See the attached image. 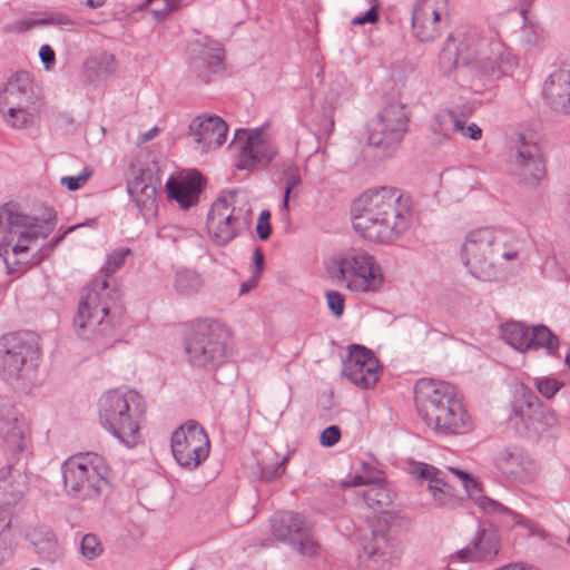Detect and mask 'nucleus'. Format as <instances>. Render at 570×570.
<instances>
[{
	"instance_id": "603ef678",
	"label": "nucleus",
	"mask_w": 570,
	"mask_h": 570,
	"mask_svg": "<svg viewBox=\"0 0 570 570\" xmlns=\"http://www.w3.org/2000/svg\"><path fill=\"white\" fill-rule=\"evenodd\" d=\"M463 137L479 140L482 137V129L474 122L465 125V119L460 117V126L456 129Z\"/></svg>"
},
{
	"instance_id": "680f3d73",
	"label": "nucleus",
	"mask_w": 570,
	"mask_h": 570,
	"mask_svg": "<svg viewBox=\"0 0 570 570\" xmlns=\"http://www.w3.org/2000/svg\"><path fill=\"white\" fill-rule=\"evenodd\" d=\"M79 227V225H73V226H70L68 227L65 233L56 239L55 244L53 245H57L67 234L73 232L75 229H77Z\"/></svg>"
},
{
	"instance_id": "864d4df0",
	"label": "nucleus",
	"mask_w": 570,
	"mask_h": 570,
	"mask_svg": "<svg viewBox=\"0 0 570 570\" xmlns=\"http://www.w3.org/2000/svg\"><path fill=\"white\" fill-rule=\"evenodd\" d=\"M340 438H341L340 429L335 425H332V426L326 428L321 433V443H322V445L330 448V446L335 445L340 441Z\"/></svg>"
},
{
	"instance_id": "37998d69",
	"label": "nucleus",
	"mask_w": 570,
	"mask_h": 570,
	"mask_svg": "<svg viewBox=\"0 0 570 570\" xmlns=\"http://www.w3.org/2000/svg\"><path fill=\"white\" fill-rule=\"evenodd\" d=\"M181 0H148L147 8L156 19H161L180 7Z\"/></svg>"
},
{
	"instance_id": "6ab92c4d",
	"label": "nucleus",
	"mask_w": 570,
	"mask_h": 570,
	"mask_svg": "<svg viewBox=\"0 0 570 570\" xmlns=\"http://www.w3.org/2000/svg\"><path fill=\"white\" fill-rule=\"evenodd\" d=\"M343 375L360 389H371L379 381L381 370L373 352L364 346L352 345L343 362Z\"/></svg>"
},
{
	"instance_id": "79ce46f5",
	"label": "nucleus",
	"mask_w": 570,
	"mask_h": 570,
	"mask_svg": "<svg viewBox=\"0 0 570 570\" xmlns=\"http://www.w3.org/2000/svg\"><path fill=\"white\" fill-rule=\"evenodd\" d=\"M71 21L63 14H51L42 19H23L17 22V30L26 31L28 29L45 24H70Z\"/></svg>"
},
{
	"instance_id": "cd10ccee",
	"label": "nucleus",
	"mask_w": 570,
	"mask_h": 570,
	"mask_svg": "<svg viewBox=\"0 0 570 570\" xmlns=\"http://www.w3.org/2000/svg\"><path fill=\"white\" fill-rule=\"evenodd\" d=\"M26 479L24 473L12 465L0 470V501L4 503L0 504V538L11 523V511L8 505L22 494ZM2 546L3 541L0 539V548Z\"/></svg>"
},
{
	"instance_id": "4468645a",
	"label": "nucleus",
	"mask_w": 570,
	"mask_h": 570,
	"mask_svg": "<svg viewBox=\"0 0 570 570\" xmlns=\"http://www.w3.org/2000/svg\"><path fill=\"white\" fill-rule=\"evenodd\" d=\"M449 470L452 474L456 475L462 481V484L470 499L484 514L498 518L501 522L510 527H523L531 535H535L540 539L547 538L546 530L539 527L537 523L525 518L524 515L509 509L501 502L485 495L482 492L479 480L474 475L455 468H450Z\"/></svg>"
},
{
	"instance_id": "a878e982",
	"label": "nucleus",
	"mask_w": 570,
	"mask_h": 570,
	"mask_svg": "<svg viewBox=\"0 0 570 570\" xmlns=\"http://www.w3.org/2000/svg\"><path fill=\"white\" fill-rule=\"evenodd\" d=\"M399 559L395 542L383 532H373L363 544L360 560L367 570H390Z\"/></svg>"
},
{
	"instance_id": "bb28decb",
	"label": "nucleus",
	"mask_w": 570,
	"mask_h": 570,
	"mask_svg": "<svg viewBox=\"0 0 570 570\" xmlns=\"http://www.w3.org/2000/svg\"><path fill=\"white\" fill-rule=\"evenodd\" d=\"M228 126L218 116H197L189 125V135L202 151L220 147L227 137Z\"/></svg>"
},
{
	"instance_id": "393cba45",
	"label": "nucleus",
	"mask_w": 570,
	"mask_h": 570,
	"mask_svg": "<svg viewBox=\"0 0 570 570\" xmlns=\"http://www.w3.org/2000/svg\"><path fill=\"white\" fill-rule=\"evenodd\" d=\"M203 187L204 178L200 173L186 170L169 177L165 190L169 200H175L181 209L187 210L198 205Z\"/></svg>"
},
{
	"instance_id": "ea45409f",
	"label": "nucleus",
	"mask_w": 570,
	"mask_h": 570,
	"mask_svg": "<svg viewBox=\"0 0 570 570\" xmlns=\"http://www.w3.org/2000/svg\"><path fill=\"white\" fill-rule=\"evenodd\" d=\"M460 126V116L455 110H442L435 115L432 124L434 134L448 137L456 132Z\"/></svg>"
},
{
	"instance_id": "58836bf2",
	"label": "nucleus",
	"mask_w": 570,
	"mask_h": 570,
	"mask_svg": "<svg viewBox=\"0 0 570 570\" xmlns=\"http://www.w3.org/2000/svg\"><path fill=\"white\" fill-rule=\"evenodd\" d=\"M282 181L284 184V197L282 207L287 210L289 198L297 197V187L302 184V175L298 166L294 164H287L284 166L282 171Z\"/></svg>"
},
{
	"instance_id": "f3484780",
	"label": "nucleus",
	"mask_w": 570,
	"mask_h": 570,
	"mask_svg": "<svg viewBox=\"0 0 570 570\" xmlns=\"http://www.w3.org/2000/svg\"><path fill=\"white\" fill-rule=\"evenodd\" d=\"M271 528L276 539L287 542L301 557L312 559L320 554L321 547L299 514L292 511L276 512L271 519Z\"/></svg>"
},
{
	"instance_id": "6e6552de",
	"label": "nucleus",
	"mask_w": 570,
	"mask_h": 570,
	"mask_svg": "<svg viewBox=\"0 0 570 570\" xmlns=\"http://www.w3.org/2000/svg\"><path fill=\"white\" fill-rule=\"evenodd\" d=\"M41 110V91L32 73L19 70L7 77L0 86V115L7 126L31 128Z\"/></svg>"
},
{
	"instance_id": "9b49d317",
	"label": "nucleus",
	"mask_w": 570,
	"mask_h": 570,
	"mask_svg": "<svg viewBox=\"0 0 570 570\" xmlns=\"http://www.w3.org/2000/svg\"><path fill=\"white\" fill-rule=\"evenodd\" d=\"M330 266L337 278L355 293L377 292L384 284V274L375 257L363 248L351 247L331 257Z\"/></svg>"
},
{
	"instance_id": "4d7b16f0",
	"label": "nucleus",
	"mask_w": 570,
	"mask_h": 570,
	"mask_svg": "<svg viewBox=\"0 0 570 570\" xmlns=\"http://www.w3.org/2000/svg\"><path fill=\"white\" fill-rule=\"evenodd\" d=\"M259 278L258 273H252V276L242 283L239 294L243 295L254 289L258 285Z\"/></svg>"
},
{
	"instance_id": "e433bc0d",
	"label": "nucleus",
	"mask_w": 570,
	"mask_h": 570,
	"mask_svg": "<svg viewBox=\"0 0 570 570\" xmlns=\"http://www.w3.org/2000/svg\"><path fill=\"white\" fill-rule=\"evenodd\" d=\"M539 347L549 355H556L559 348L558 337L544 325L533 326L530 332V350Z\"/></svg>"
},
{
	"instance_id": "5701e85b",
	"label": "nucleus",
	"mask_w": 570,
	"mask_h": 570,
	"mask_svg": "<svg viewBox=\"0 0 570 570\" xmlns=\"http://www.w3.org/2000/svg\"><path fill=\"white\" fill-rule=\"evenodd\" d=\"M159 181L149 168H134L127 181V191L145 219L155 216L158 209Z\"/></svg>"
},
{
	"instance_id": "e2e57ef3",
	"label": "nucleus",
	"mask_w": 570,
	"mask_h": 570,
	"mask_svg": "<svg viewBox=\"0 0 570 570\" xmlns=\"http://www.w3.org/2000/svg\"><path fill=\"white\" fill-rule=\"evenodd\" d=\"M451 52L449 51L448 48L444 49L443 53H442V59H444L446 57V55H450Z\"/></svg>"
},
{
	"instance_id": "052dcab7",
	"label": "nucleus",
	"mask_w": 570,
	"mask_h": 570,
	"mask_svg": "<svg viewBox=\"0 0 570 570\" xmlns=\"http://www.w3.org/2000/svg\"><path fill=\"white\" fill-rule=\"evenodd\" d=\"M105 2L106 0H85V3L91 9L100 8Z\"/></svg>"
},
{
	"instance_id": "72a5a7b5",
	"label": "nucleus",
	"mask_w": 570,
	"mask_h": 570,
	"mask_svg": "<svg viewBox=\"0 0 570 570\" xmlns=\"http://www.w3.org/2000/svg\"><path fill=\"white\" fill-rule=\"evenodd\" d=\"M530 332L531 328L520 322H509L501 327L502 338L521 353L530 351Z\"/></svg>"
},
{
	"instance_id": "1a4fd4ad",
	"label": "nucleus",
	"mask_w": 570,
	"mask_h": 570,
	"mask_svg": "<svg viewBox=\"0 0 570 570\" xmlns=\"http://www.w3.org/2000/svg\"><path fill=\"white\" fill-rule=\"evenodd\" d=\"M252 207L245 195L236 190L222 191L209 207L206 229L209 239L224 247L248 230Z\"/></svg>"
},
{
	"instance_id": "3c124183",
	"label": "nucleus",
	"mask_w": 570,
	"mask_h": 570,
	"mask_svg": "<svg viewBox=\"0 0 570 570\" xmlns=\"http://www.w3.org/2000/svg\"><path fill=\"white\" fill-rule=\"evenodd\" d=\"M380 474L371 471L366 472L365 474H355L350 480L342 483L343 487H361V485H367V488L374 483L375 479Z\"/></svg>"
},
{
	"instance_id": "aec40b11",
	"label": "nucleus",
	"mask_w": 570,
	"mask_h": 570,
	"mask_svg": "<svg viewBox=\"0 0 570 570\" xmlns=\"http://www.w3.org/2000/svg\"><path fill=\"white\" fill-rule=\"evenodd\" d=\"M494 464L507 480L520 484H530L540 474L538 462L518 448L500 450L495 454Z\"/></svg>"
},
{
	"instance_id": "7ed1b4c3",
	"label": "nucleus",
	"mask_w": 570,
	"mask_h": 570,
	"mask_svg": "<svg viewBox=\"0 0 570 570\" xmlns=\"http://www.w3.org/2000/svg\"><path fill=\"white\" fill-rule=\"evenodd\" d=\"M414 393L419 417L435 433L456 436L473 430V419L453 385L422 379L416 382Z\"/></svg>"
},
{
	"instance_id": "5fc2aeb1",
	"label": "nucleus",
	"mask_w": 570,
	"mask_h": 570,
	"mask_svg": "<svg viewBox=\"0 0 570 570\" xmlns=\"http://www.w3.org/2000/svg\"><path fill=\"white\" fill-rule=\"evenodd\" d=\"M286 461H287V456H284L282 459V461L276 463L275 465L265 466L262 470L263 478L266 479V480H274V479L279 478L283 474H285V471H286L285 463H286Z\"/></svg>"
},
{
	"instance_id": "20e7f679",
	"label": "nucleus",
	"mask_w": 570,
	"mask_h": 570,
	"mask_svg": "<svg viewBox=\"0 0 570 570\" xmlns=\"http://www.w3.org/2000/svg\"><path fill=\"white\" fill-rule=\"evenodd\" d=\"M129 253L128 248L111 252L100 269L105 278L95 279L85 289L75 320L78 335L83 340L105 341L114 335L115 317L111 308L116 303V293L109 289L106 278L124 266Z\"/></svg>"
},
{
	"instance_id": "423d86ee",
	"label": "nucleus",
	"mask_w": 570,
	"mask_h": 570,
	"mask_svg": "<svg viewBox=\"0 0 570 570\" xmlns=\"http://www.w3.org/2000/svg\"><path fill=\"white\" fill-rule=\"evenodd\" d=\"M455 59L452 66H472L487 77H499L517 65L497 31L474 27L458 35Z\"/></svg>"
},
{
	"instance_id": "c756f323",
	"label": "nucleus",
	"mask_w": 570,
	"mask_h": 570,
	"mask_svg": "<svg viewBox=\"0 0 570 570\" xmlns=\"http://www.w3.org/2000/svg\"><path fill=\"white\" fill-rule=\"evenodd\" d=\"M0 440L7 452L22 453L28 449L29 435L24 421L14 413L0 417Z\"/></svg>"
},
{
	"instance_id": "49530a36",
	"label": "nucleus",
	"mask_w": 570,
	"mask_h": 570,
	"mask_svg": "<svg viewBox=\"0 0 570 570\" xmlns=\"http://www.w3.org/2000/svg\"><path fill=\"white\" fill-rule=\"evenodd\" d=\"M92 175V169L86 167L77 176H63L60 179L62 186L67 189L75 191L85 186Z\"/></svg>"
},
{
	"instance_id": "de8ad7c7",
	"label": "nucleus",
	"mask_w": 570,
	"mask_h": 570,
	"mask_svg": "<svg viewBox=\"0 0 570 570\" xmlns=\"http://www.w3.org/2000/svg\"><path fill=\"white\" fill-rule=\"evenodd\" d=\"M325 297L327 306L332 311V313L336 317H341L345 308V298L343 294L340 293L338 291L331 289L325 293Z\"/></svg>"
},
{
	"instance_id": "9d476101",
	"label": "nucleus",
	"mask_w": 570,
	"mask_h": 570,
	"mask_svg": "<svg viewBox=\"0 0 570 570\" xmlns=\"http://www.w3.org/2000/svg\"><path fill=\"white\" fill-rule=\"evenodd\" d=\"M63 487L71 498L90 500L98 498L108 484L109 466L94 452L68 458L61 465Z\"/></svg>"
},
{
	"instance_id": "13d9d810",
	"label": "nucleus",
	"mask_w": 570,
	"mask_h": 570,
	"mask_svg": "<svg viewBox=\"0 0 570 570\" xmlns=\"http://www.w3.org/2000/svg\"><path fill=\"white\" fill-rule=\"evenodd\" d=\"M253 259L255 265L253 273H258L261 276L264 267V254L259 248L254 250Z\"/></svg>"
},
{
	"instance_id": "c9c22d12",
	"label": "nucleus",
	"mask_w": 570,
	"mask_h": 570,
	"mask_svg": "<svg viewBox=\"0 0 570 570\" xmlns=\"http://www.w3.org/2000/svg\"><path fill=\"white\" fill-rule=\"evenodd\" d=\"M224 58V50L220 47L219 42L214 40H206L204 45H202L198 57L194 58L193 63L195 67H206L210 71H216V69L220 66Z\"/></svg>"
},
{
	"instance_id": "7c9ffc66",
	"label": "nucleus",
	"mask_w": 570,
	"mask_h": 570,
	"mask_svg": "<svg viewBox=\"0 0 570 570\" xmlns=\"http://www.w3.org/2000/svg\"><path fill=\"white\" fill-rule=\"evenodd\" d=\"M412 474L429 481L428 489L438 505L449 507L455 503L456 497L453 489L444 481L440 470L426 463H417L412 469Z\"/></svg>"
},
{
	"instance_id": "ddd939ff",
	"label": "nucleus",
	"mask_w": 570,
	"mask_h": 570,
	"mask_svg": "<svg viewBox=\"0 0 570 570\" xmlns=\"http://www.w3.org/2000/svg\"><path fill=\"white\" fill-rule=\"evenodd\" d=\"M186 353L193 366L212 370L230 355L228 334L218 325H200L190 336Z\"/></svg>"
},
{
	"instance_id": "a211bd4d",
	"label": "nucleus",
	"mask_w": 570,
	"mask_h": 570,
	"mask_svg": "<svg viewBox=\"0 0 570 570\" xmlns=\"http://www.w3.org/2000/svg\"><path fill=\"white\" fill-rule=\"evenodd\" d=\"M209 449L208 436L197 422L189 421L173 432V456L186 470L197 469L208 458Z\"/></svg>"
},
{
	"instance_id": "4be33fe9",
	"label": "nucleus",
	"mask_w": 570,
	"mask_h": 570,
	"mask_svg": "<svg viewBox=\"0 0 570 570\" xmlns=\"http://www.w3.org/2000/svg\"><path fill=\"white\" fill-rule=\"evenodd\" d=\"M510 167L513 175L529 184L540 181L546 174L540 147L520 137L511 149Z\"/></svg>"
},
{
	"instance_id": "473e14b6",
	"label": "nucleus",
	"mask_w": 570,
	"mask_h": 570,
	"mask_svg": "<svg viewBox=\"0 0 570 570\" xmlns=\"http://www.w3.org/2000/svg\"><path fill=\"white\" fill-rule=\"evenodd\" d=\"M85 68L89 77L106 80L117 71L116 58L107 51L98 52L86 60Z\"/></svg>"
},
{
	"instance_id": "b1692460",
	"label": "nucleus",
	"mask_w": 570,
	"mask_h": 570,
	"mask_svg": "<svg viewBox=\"0 0 570 570\" xmlns=\"http://www.w3.org/2000/svg\"><path fill=\"white\" fill-rule=\"evenodd\" d=\"M501 549L500 531L489 524L481 528L472 541L463 549L449 557V564L455 562H485L491 561Z\"/></svg>"
},
{
	"instance_id": "4c0bfd02",
	"label": "nucleus",
	"mask_w": 570,
	"mask_h": 570,
	"mask_svg": "<svg viewBox=\"0 0 570 570\" xmlns=\"http://www.w3.org/2000/svg\"><path fill=\"white\" fill-rule=\"evenodd\" d=\"M362 497L368 508L377 511L384 509L391 502L390 493L382 484L381 475L362 492Z\"/></svg>"
},
{
	"instance_id": "dca6fc26",
	"label": "nucleus",
	"mask_w": 570,
	"mask_h": 570,
	"mask_svg": "<svg viewBox=\"0 0 570 570\" xmlns=\"http://www.w3.org/2000/svg\"><path fill=\"white\" fill-rule=\"evenodd\" d=\"M235 139L243 141L237 163L240 169L265 168L278 154L275 136L267 124L250 130L238 129Z\"/></svg>"
},
{
	"instance_id": "0e129e2a",
	"label": "nucleus",
	"mask_w": 570,
	"mask_h": 570,
	"mask_svg": "<svg viewBox=\"0 0 570 570\" xmlns=\"http://www.w3.org/2000/svg\"><path fill=\"white\" fill-rule=\"evenodd\" d=\"M30 570H41V569H39V568H32V569H30Z\"/></svg>"
},
{
	"instance_id": "a19ab883",
	"label": "nucleus",
	"mask_w": 570,
	"mask_h": 570,
	"mask_svg": "<svg viewBox=\"0 0 570 570\" xmlns=\"http://www.w3.org/2000/svg\"><path fill=\"white\" fill-rule=\"evenodd\" d=\"M538 405V397L528 389L521 387L513 403L514 412L521 419L530 416V411Z\"/></svg>"
},
{
	"instance_id": "f8f14e48",
	"label": "nucleus",
	"mask_w": 570,
	"mask_h": 570,
	"mask_svg": "<svg viewBox=\"0 0 570 570\" xmlns=\"http://www.w3.org/2000/svg\"><path fill=\"white\" fill-rule=\"evenodd\" d=\"M40 356V337L36 333L7 334L0 338V376L6 381L28 379Z\"/></svg>"
},
{
	"instance_id": "39448f33",
	"label": "nucleus",
	"mask_w": 570,
	"mask_h": 570,
	"mask_svg": "<svg viewBox=\"0 0 570 570\" xmlns=\"http://www.w3.org/2000/svg\"><path fill=\"white\" fill-rule=\"evenodd\" d=\"M55 216L39 218L23 214L13 203L0 207V256L9 273L30 262V250L55 228Z\"/></svg>"
},
{
	"instance_id": "0eeeda50",
	"label": "nucleus",
	"mask_w": 570,
	"mask_h": 570,
	"mask_svg": "<svg viewBox=\"0 0 570 570\" xmlns=\"http://www.w3.org/2000/svg\"><path fill=\"white\" fill-rule=\"evenodd\" d=\"M101 425L122 444L132 448L140 442L146 403L134 390L115 389L104 393L98 402Z\"/></svg>"
},
{
	"instance_id": "f257e3e1",
	"label": "nucleus",
	"mask_w": 570,
	"mask_h": 570,
	"mask_svg": "<svg viewBox=\"0 0 570 570\" xmlns=\"http://www.w3.org/2000/svg\"><path fill=\"white\" fill-rule=\"evenodd\" d=\"M410 224V199L394 187L368 189L352 206L355 233L375 244L394 243L404 235Z\"/></svg>"
},
{
	"instance_id": "6e6d98bb",
	"label": "nucleus",
	"mask_w": 570,
	"mask_h": 570,
	"mask_svg": "<svg viewBox=\"0 0 570 570\" xmlns=\"http://www.w3.org/2000/svg\"><path fill=\"white\" fill-rule=\"evenodd\" d=\"M39 57L47 68H50L55 63V51L48 45L40 47Z\"/></svg>"
},
{
	"instance_id": "2eb2a0df",
	"label": "nucleus",
	"mask_w": 570,
	"mask_h": 570,
	"mask_svg": "<svg viewBox=\"0 0 570 570\" xmlns=\"http://www.w3.org/2000/svg\"><path fill=\"white\" fill-rule=\"evenodd\" d=\"M410 114L404 105L390 104L368 125L370 145L385 155L393 153L407 130Z\"/></svg>"
},
{
	"instance_id": "a18cd8bd",
	"label": "nucleus",
	"mask_w": 570,
	"mask_h": 570,
	"mask_svg": "<svg viewBox=\"0 0 570 570\" xmlns=\"http://www.w3.org/2000/svg\"><path fill=\"white\" fill-rule=\"evenodd\" d=\"M80 550L83 558L92 560L102 553V546L95 534L88 533L82 537Z\"/></svg>"
},
{
	"instance_id": "8fccbe9b",
	"label": "nucleus",
	"mask_w": 570,
	"mask_h": 570,
	"mask_svg": "<svg viewBox=\"0 0 570 570\" xmlns=\"http://www.w3.org/2000/svg\"><path fill=\"white\" fill-rule=\"evenodd\" d=\"M271 213L268 210H262L257 219L256 232L262 240H266L272 233V226L269 223Z\"/></svg>"
},
{
	"instance_id": "09e8293b",
	"label": "nucleus",
	"mask_w": 570,
	"mask_h": 570,
	"mask_svg": "<svg viewBox=\"0 0 570 570\" xmlns=\"http://www.w3.org/2000/svg\"><path fill=\"white\" fill-rule=\"evenodd\" d=\"M365 1L370 6V9L363 16L355 17L352 20L353 24L362 26V24H365V23H374V22L377 21V19H379V13H377L379 3H377V0H365Z\"/></svg>"
},
{
	"instance_id": "f704fd0d",
	"label": "nucleus",
	"mask_w": 570,
	"mask_h": 570,
	"mask_svg": "<svg viewBox=\"0 0 570 570\" xmlns=\"http://www.w3.org/2000/svg\"><path fill=\"white\" fill-rule=\"evenodd\" d=\"M204 286V279L195 271L181 269L175 274L173 287L177 295L191 297L196 295Z\"/></svg>"
},
{
	"instance_id": "c03bdc74",
	"label": "nucleus",
	"mask_w": 570,
	"mask_h": 570,
	"mask_svg": "<svg viewBox=\"0 0 570 570\" xmlns=\"http://www.w3.org/2000/svg\"><path fill=\"white\" fill-rule=\"evenodd\" d=\"M534 386L546 399H552L563 386V383L554 377H535Z\"/></svg>"
},
{
	"instance_id": "f03ea898",
	"label": "nucleus",
	"mask_w": 570,
	"mask_h": 570,
	"mask_svg": "<svg viewBox=\"0 0 570 570\" xmlns=\"http://www.w3.org/2000/svg\"><path fill=\"white\" fill-rule=\"evenodd\" d=\"M525 243L514 233L494 227H480L464 236L460 258L469 273L483 282L505 277L510 269L521 265Z\"/></svg>"
},
{
	"instance_id": "bf43d9fd",
	"label": "nucleus",
	"mask_w": 570,
	"mask_h": 570,
	"mask_svg": "<svg viewBox=\"0 0 570 570\" xmlns=\"http://www.w3.org/2000/svg\"><path fill=\"white\" fill-rule=\"evenodd\" d=\"M158 132H159L158 127H153L148 131L140 135V140L142 142H147V141L154 139L158 135Z\"/></svg>"
},
{
	"instance_id": "c85d7f7f",
	"label": "nucleus",
	"mask_w": 570,
	"mask_h": 570,
	"mask_svg": "<svg viewBox=\"0 0 570 570\" xmlns=\"http://www.w3.org/2000/svg\"><path fill=\"white\" fill-rule=\"evenodd\" d=\"M543 95L553 111L570 115V68L551 72L546 79Z\"/></svg>"
},
{
	"instance_id": "412c9836",
	"label": "nucleus",
	"mask_w": 570,
	"mask_h": 570,
	"mask_svg": "<svg viewBox=\"0 0 570 570\" xmlns=\"http://www.w3.org/2000/svg\"><path fill=\"white\" fill-rule=\"evenodd\" d=\"M448 0H415L412 8V32L421 42H430L441 35L442 16Z\"/></svg>"
},
{
	"instance_id": "2f4dec72",
	"label": "nucleus",
	"mask_w": 570,
	"mask_h": 570,
	"mask_svg": "<svg viewBox=\"0 0 570 570\" xmlns=\"http://www.w3.org/2000/svg\"><path fill=\"white\" fill-rule=\"evenodd\" d=\"M35 552L45 561L55 562L61 557L56 534L47 529H35L28 534Z\"/></svg>"
}]
</instances>
